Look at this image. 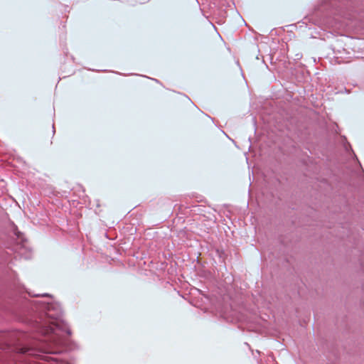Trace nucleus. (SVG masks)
I'll return each mask as SVG.
<instances>
[{"mask_svg":"<svg viewBox=\"0 0 364 364\" xmlns=\"http://www.w3.org/2000/svg\"><path fill=\"white\" fill-rule=\"evenodd\" d=\"M22 250H21V251H22ZM19 254L21 255V256L23 257V258L26 259H28L31 257V253L30 252H27L26 255H23L22 252H20Z\"/></svg>","mask_w":364,"mask_h":364,"instance_id":"nucleus-2","label":"nucleus"},{"mask_svg":"<svg viewBox=\"0 0 364 364\" xmlns=\"http://www.w3.org/2000/svg\"><path fill=\"white\" fill-rule=\"evenodd\" d=\"M33 296L52 297V296L48 294H36V295H33Z\"/></svg>","mask_w":364,"mask_h":364,"instance_id":"nucleus-3","label":"nucleus"},{"mask_svg":"<svg viewBox=\"0 0 364 364\" xmlns=\"http://www.w3.org/2000/svg\"><path fill=\"white\" fill-rule=\"evenodd\" d=\"M16 235L17 237L20 238V236H19L20 232H18V234H17V233H16Z\"/></svg>","mask_w":364,"mask_h":364,"instance_id":"nucleus-5","label":"nucleus"},{"mask_svg":"<svg viewBox=\"0 0 364 364\" xmlns=\"http://www.w3.org/2000/svg\"><path fill=\"white\" fill-rule=\"evenodd\" d=\"M53 134H54L55 131V127H54V124H53Z\"/></svg>","mask_w":364,"mask_h":364,"instance_id":"nucleus-4","label":"nucleus"},{"mask_svg":"<svg viewBox=\"0 0 364 364\" xmlns=\"http://www.w3.org/2000/svg\"><path fill=\"white\" fill-rule=\"evenodd\" d=\"M32 309L38 314L35 330L42 338L31 341L20 349L21 353L38 357L49 361L50 355L61 353L65 350L64 334H71L67 324L62 320L60 305L54 301H33Z\"/></svg>","mask_w":364,"mask_h":364,"instance_id":"nucleus-1","label":"nucleus"}]
</instances>
